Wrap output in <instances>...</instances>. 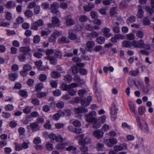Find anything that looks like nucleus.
<instances>
[{"label":"nucleus","instance_id":"5701e85b","mask_svg":"<svg viewBox=\"0 0 154 154\" xmlns=\"http://www.w3.org/2000/svg\"><path fill=\"white\" fill-rule=\"evenodd\" d=\"M19 50L20 52L24 53L31 51V49L29 46L21 47L20 48Z\"/></svg>","mask_w":154,"mask_h":154},{"label":"nucleus","instance_id":"6e6552de","mask_svg":"<svg viewBox=\"0 0 154 154\" xmlns=\"http://www.w3.org/2000/svg\"><path fill=\"white\" fill-rule=\"evenodd\" d=\"M91 139L88 137H82L79 140V143L81 145L87 144L91 142Z\"/></svg>","mask_w":154,"mask_h":154},{"label":"nucleus","instance_id":"5fc2aeb1","mask_svg":"<svg viewBox=\"0 0 154 154\" xmlns=\"http://www.w3.org/2000/svg\"><path fill=\"white\" fill-rule=\"evenodd\" d=\"M57 107L59 109H62L64 106V103L62 101H59L56 103Z\"/></svg>","mask_w":154,"mask_h":154},{"label":"nucleus","instance_id":"dca6fc26","mask_svg":"<svg viewBox=\"0 0 154 154\" xmlns=\"http://www.w3.org/2000/svg\"><path fill=\"white\" fill-rule=\"evenodd\" d=\"M64 116V114L61 110L59 111L57 113L55 114L53 117V119L55 121L58 120L60 117Z\"/></svg>","mask_w":154,"mask_h":154},{"label":"nucleus","instance_id":"603ef678","mask_svg":"<svg viewBox=\"0 0 154 154\" xmlns=\"http://www.w3.org/2000/svg\"><path fill=\"white\" fill-rule=\"evenodd\" d=\"M128 82L129 85L132 86L134 85H136V83L135 81L132 78H129L128 79Z\"/></svg>","mask_w":154,"mask_h":154},{"label":"nucleus","instance_id":"f257e3e1","mask_svg":"<svg viewBox=\"0 0 154 154\" xmlns=\"http://www.w3.org/2000/svg\"><path fill=\"white\" fill-rule=\"evenodd\" d=\"M138 125L144 132L148 133L149 132V128L146 122L143 120H140L139 117H136Z\"/></svg>","mask_w":154,"mask_h":154},{"label":"nucleus","instance_id":"2eb2a0df","mask_svg":"<svg viewBox=\"0 0 154 154\" xmlns=\"http://www.w3.org/2000/svg\"><path fill=\"white\" fill-rule=\"evenodd\" d=\"M104 35L106 37L109 38L112 36V34L110 33V29L107 27L103 28L102 29Z\"/></svg>","mask_w":154,"mask_h":154},{"label":"nucleus","instance_id":"774afa93","mask_svg":"<svg viewBox=\"0 0 154 154\" xmlns=\"http://www.w3.org/2000/svg\"><path fill=\"white\" fill-rule=\"evenodd\" d=\"M2 116L4 118L8 119L11 117V114L8 112H3L2 113Z\"/></svg>","mask_w":154,"mask_h":154},{"label":"nucleus","instance_id":"58836bf2","mask_svg":"<svg viewBox=\"0 0 154 154\" xmlns=\"http://www.w3.org/2000/svg\"><path fill=\"white\" fill-rule=\"evenodd\" d=\"M139 71L138 69L135 70H132L129 72V74L132 76H136L139 73Z\"/></svg>","mask_w":154,"mask_h":154},{"label":"nucleus","instance_id":"c85d7f7f","mask_svg":"<svg viewBox=\"0 0 154 154\" xmlns=\"http://www.w3.org/2000/svg\"><path fill=\"white\" fill-rule=\"evenodd\" d=\"M99 35V33L95 31H93L89 33L88 36L91 38H94L98 36Z\"/></svg>","mask_w":154,"mask_h":154},{"label":"nucleus","instance_id":"ea45409f","mask_svg":"<svg viewBox=\"0 0 154 154\" xmlns=\"http://www.w3.org/2000/svg\"><path fill=\"white\" fill-rule=\"evenodd\" d=\"M88 18L87 16L82 15L79 17V20L81 22H84L87 21Z\"/></svg>","mask_w":154,"mask_h":154},{"label":"nucleus","instance_id":"9d476101","mask_svg":"<svg viewBox=\"0 0 154 154\" xmlns=\"http://www.w3.org/2000/svg\"><path fill=\"white\" fill-rule=\"evenodd\" d=\"M92 98L91 96L88 97L87 99H82L81 100L82 105L84 106H86L89 104V103L92 101Z\"/></svg>","mask_w":154,"mask_h":154},{"label":"nucleus","instance_id":"4be33fe9","mask_svg":"<svg viewBox=\"0 0 154 154\" xmlns=\"http://www.w3.org/2000/svg\"><path fill=\"white\" fill-rule=\"evenodd\" d=\"M68 146V143H59L56 146V148L58 150L64 149L65 147Z\"/></svg>","mask_w":154,"mask_h":154},{"label":"nucleus","instance_id":"8fccbe9b","mask_svg":"<svg viewBox=\"0 0 154 154\" xmlns=\"http://www.w3.org/2000/svg\"><path fill=\"white\" fill-rule=\"evenodd\" d=\"M42 8L45 9H46L49 8V4L48 2H45L42 3L41 5Z\"/></svg>","mask_w":154,"mask_h":154},{"label":"nucleus","instance_id":"052dcab7","mask_svg":"<svg viewBox=\"0 0 154 154\" xmlns=\"http://www.w3.org/2000/svg\"><path fill=\"white\" fill-rule=\"evenodd\" d=\"M12 17V15L11 13L10 12H7L6 13L5 19L8 20H11Z\"/></svg>","mask_w":154,"mask_h":154},{"label":"nucleus","instance_id":"49530a36","mask_svg":"<svg viewBox=\"0 0 154 154\" xmlns=\"http://www.w3.org/2000/svg\"><path fill=\"white\" fill-rule=\"evenodd\" d=\"M33 42L35 44L38 43L40 41V37L38 35H36L33 37Z\"/></svg>","mask_w":154,"mask_h":154},{"label":"nucleus","instance_id":"c756f323","mask_svg":"<svg viewBox=\"0 0 154 154\" xmlns=\"http://www.w3.org/2000/svg\"><path fill=\"white\" fill-rule=\"evenodd\" d=\"M58 41L60 42H62L66 43H68L70 42L68 38L65 36H63L61 37L58 40Z\"/></svg>","mask_w":154,"mask_h":154},{"label":"nucleus","instance_id":"c03bdc74","mask_svg":"<svg viewBox=\"0 0 154 154\" xmlns=\"http://www.w3.org/2000/svg\"><path fill=\"white\" fill-rule=\"evenodd\" d=\"M60 89L63 91H68V85L65 83H63L60 87Z\"/></svg>","mask_w":154,"mask_h":154},{"label":"nucleus","instance_id":"e2e57ef3","mask_svg":"<svg viewBox=\"0 0 154 154\" xmlns=\"http://www.w3.org/2000/svg\"><path fill=\"white\" fill-rule=\"evenodd\" d=\"M5 109L7 111H11L14 109V107L12 105L8 104L5 106Z\"/></svg>","mask_w":154,"mask_h":154},{"label":"nucleus","instance_id":"e433bc0d","mask_svg":"<svg viewBox=\"0 0 154 154\" xmlns=\"http://www.w3.org/2000/svg\"><path fill=\"white\" fill-rule=\"evenodd\" d=\"M70 122L71 123L73 124L75 127H79L81 125V122L78 120H76L73 122V120H70Z\"/></svg>","mask_w":154,"mask_h":154},{"label":"nucleus","instance_id":"f03ea898","mask_svg":"<svg viewBox=\"0 0 154 154\" xmlns=\"http://www.w3.org/2000/svg\"><path fill=\"white\" fill-rule=\"evenodd\" d=\"M97 115V113L95 111H92L89 114H86L85 116V119L86 121L89 122H97V119L94 117Z\"/></svg>","mask_w":154,"mask_h":154},{"label":"nucleus","instance_id":"a19ab883","mask_svg":"<svg viewBox=\"0 0 154 154\" xmlns=\"http://www.w3.org/2000/svg\"><path fill=\"white\" fill-rule=\"evenodd\" d=\"M19 94L24 98H26L28 96L27 92L24 90H21L19 92Z\"/></svg>","mask_w":154,"mask_h":154},{"label":"nucleus","instance_id":"f704fd0d","mask_svg":"<svg viewBox=\"0 0 154 154\" xmlns=\"http://www.w3.org/2000/svg\"><path fill=\"white\" fill-rule=\"evenodd\" d=\"M19 60L21 62H25L26 59L25 54H22L18 56Z\"/></svg>","mask_w":154,"mask_h":154},{"label":"nucleus","instance_id":"4c0bfd02","mask_svg":"<svg viewBox=\"0 0 154 154\" xmlns=\"http://www.w3.org/2000/svg\"><path fill=\"white\" fill-rule=\"evenodd\" d=\"M32 108L31 106H27L23 109V112L25 114H28L31 112Z\"/></svg>","mask_w":154,"mask_h":154},{"label":"nucleus","instance_id":"f8f14e48","mask_svg":"<svg viewBox=\"0 0 154 154\" xmlns=\"http://www.w3.org/2000/svg\"><path fill=\"white\" fill-rule=\"evenodd\" d=\"M75 114H79L82 113H86L88 111V109L86 108H83L79 106L77 108L75 109Z\"/></svg>","mask_w":154,"mask_h":154},{"label":"nucleus","instance_id":"37998d69","mask_svg":"<svg viewBox=\"0 0 154 154\" xmlns=\"http://www.w3.org/2000/svg\"><path fill=\"white\" fill-rule=\"evenodd\" d=\"M47 79V76L45 74H41L39 76V79L41 82H45Z\"/></svg>","mask_w":154,"mask_h":154},{"label":"nucleus","instance_id":"a211bd4d","mask_svg":"<svg viewBox=\"0 0 154 154\" xmlns=\"http://www.w3.org/2000/svg\"><path fill=\"white\" fill-rule=\"evenodd\" d=\"M51 22L54 26H59L60 25V21L58 18L56 17L52 18Z\"/></svg>","mask_w":154,"mask_h":154},{"label":"nucleus","instance_id":"338daca9","mask_svg":"<svg viewBox=\"0 0 154 154\" xmlns=\"http://www.w3.org/2000/svg\"><path fill=\"white\" fill-rule=\"evenodd\" d=\"M146 11L150 14H152L153 12H154V10L152 8H151L149 6H146L145 7Z\"/></svg>","mask_w":154,"mask_h":154},{"label":"nucleus","instance_id":"4468645a","mask_svg":"<svg viewBox=\"0 0 154 154\" xmlns=\"http://www.w3.org/2000/svg\"><path fill=\"white\" fill-rule=\"evenodd\" d=\"M95 45L94 42L92 41H88L86 44V49L88 51H91L92 48Z\"/></svg>","mask_w":154,"mask_h":154},{"label":"nucleus","instance_id":"13d9d810","mask_svg":"<svg viewBox=\"0 0 154 154\" xmlns=\"http://www.w3.org/2000/svg\"><path fill=\"white\" fill-rule=\"evenodd\" d=\"M90 15L92 18L95 19L97 18L98 15L97 12L92 11L90 12Z\"/></svg>","mask_w":154,"mask_h":154},{"label":"nucleus","instance_id":"864d4df0","mask_svg":"<svg viewBox=\"0 0 154 154\" xmlns=\"http://www.w3.org/2000/svg\"><path fill=\"white\" fill-rule=\"evenodd\" d=\"M126 38L129 40H133L135 39V36L133 34L131 33L126 35Z\"/></svg>","mask_w":154,"mask_h":154},{"label":"nucleus","instance_id":"bb28decb","mask_svg":"<svg viewBox=\"0 0 154 154\" xmlns=\"http://www.w3.org/2000/svg\"><path fill=\"white\" fill-rule=\"evenodd\" d=\"M76 150V148L72 145H70L66 147V150L69 152H71L72 153H75Z\"/></svg>","mask_w":154,"mask_h":154},{"label":"nucleus","instance_id":"20e7f679","mask_svg":"<svg viewBox=\"0 0 154 154\" xmlns=\"http://www.w3.org/2000/svg\"><path fill=\"white\" fill-rule=\"evenodd\" d=\"M44 23L42 20H38L32 24L31 29L34 30H37L38 29V27L43 26Z\"/></svg>","mask_w":154,"mask_h":154},{"label":"nucleus","instance_id":"4d7b16f0","mask_svg":"<svg viewBox=\"0 0 154 154\" xmlns=\"http://www.w3.org/2000/svg\"><path fill=\"white\" fill-rule=\"evenodd\" d=\"M50 84L52 88H56L57 86V83L54 80H51L50 81Z\"/></svg>","mask_w":154,"mask_h":154},{"label":"nucleus","instance_id":"f3484780","mask_svg":"<svg viewBox=\"0 0 154 154\" xmlns=\"http://www.w3.org/2000/svg\"><path fill=\"white\" fill-rule=\"evenodd\" d=\"M45 59L48 60H49L50 63L53 65H55L57 63V60L54 57L48 56L45 57Z\"/></svg>","mask_w":154,"mask_h":154},{"label":"nucleus","instance_id":"7c9ffc66","mask_svg":"<svg viewBox=\"0 0 154 154\" xmlns=\"http://www.w3.org/2000/svg\"><path fill=\"white\" fill-rule=\"evenodd\" d=\"M143 11L140 7H139L138 8V10L137 14V16L138 17L141 18L143 17Z\"/></svg>","mask_w":154,"mask_h":154},{"label":"nucleus","instance_id":"2f4dec72","mask_svg":"<svg viewBox=\"0 0 154 154\" xmlns=\"http://www.w3.org/2000/svg\"><path fill=\"white\" fill-rule=\"evenodd\" d=\"M146 110L145 107L143 106H140L138 108V112L140 115H143Z\"/></svg>","mask_w":154,"mask_h":154},{"label":"nucleus","instance_id":"aec40b11","mask_svg":"<svg viewBox=\"0 0 154 154\" xmlns=\"http://www.w3.org/2000/svg\"><path fill=\"white\" fill-rule=\"evenodd\" d=\"M95 7V5L94 4L89 3L88 6L83 7L84 10L85 11H91L93 8Z\"/></svg>","mask_w":154,"mask_h":154},{"label":"nucleus","instance_id":"0e129e2a","mask_svg":"<svg viewBox=\"0 0 154 154\" xmlns=\"http://www.w3.org/2000/svg\"><path fill=\"white\" fill-rule=\"evenodd\" d=\"M29 141L23 142L21 146L23 148L26 149L28 148L29 146Z\"/></svg>","mask_w":154,"mask_h":154},{"label":"nucleus","instance_id":"7ed1b4c3","mask_svg":"<svg viewBox=\"0 0 154 154\" xmlns=\"http://www.w3.org/2000/svg\"><path fill=\"white\" fill-rule=\"evenodd\" d=\"M118 109L115 104H113L111 109V120L114 121L116 120L117 116V111Z\"/></svg>","mask_w":154,"mask_h":154},{"label":"nucleus","instance_id":"39448f33","mask_svg":"<svg viewBox=\"0 0 154 154\" xmlns=\"http://www.w3.org/2000/svg\"><path fill=\"white\" fill-rule=\"evenodd\" d=\"M59 4L56 2H54L51 5V12L54 14H57V15L59 17L60 15V13L57 10V8H58Z\"/></svg>","mask_w":154,"mask_h":154},{"label":"nucleus","instance_id":"a18cd8bd","mask_svg":"<svg viewBox=\"0 0 154 154\" xmlns=\"http://www.w3.org/2000/svg\"><path fill=\"white\" fill-rule=\"evenodd\" d=\"M72 79V77L69 75H66L64 77V81L68 83L71 82Z\"/></svg>","mask_w":154,"mask_h":154},{"label":"nucleus","instance_id":"473e14b6","mask_svg":"<svg viewBox=\"0 0 154 154\" xmlns=\"http://www.w3.org/2000/svg\"><path fill=\"white\" fill-rule=\"evenodd\" d=\"M105 40L103 37L100 36L97 38L96 41L99 44H103L104 43Z\"/></svg>","mask_w":154,"mask_h":154},{"label":"nucleus","instance_id":"bf43d9fd","mask_svg":"<svg viewBox=\"0 0 154 154\" xmlns=\"http://www.w3.org/2000/svg\"><path fill=\"white\" fill-rule=\"evenodd\" d=\"M129 105L131 111L132 112L135 113V110L134 104L132 103H131L129 104Z\"/></svg>","mask_w":154,"mask_h":154},{"label":"nucleus","instance_id":"de8ad7c7","mask_svg":"<svg viewBox=\"0 0 154 154\" xmlns=\"http://www.w3.org/2000/svg\"><path fill=\"white\" fill-rule=\"evenodd\" d=\"M41 11L40 7L39 6L36 5L34 9V14H39Z\"/></svg>","mask_w":154,"mask_h":154},{"label":"nucleus","instance_id":"1a4fd4ad","mask_svg":"<svg viewBox=\"0 0 154 154\" xmlns=\"http://www.w3.org/2000/svg\"><path fill=\"white\" fill-rule=\"evenodd\" d=\"M29 126L33 132L38 131L40 130V127L38 124L36 122L31 123L30 124Z\"/></svg>","mask_w":154,"mask_h":154},{"label":"nucleus","instance_id":"72a5a7b5","mask_svg":"<svg viewBox=\"0 0 154 154\" xmlns=\"http://www.w3.org/2000/svg\"><path fill=\"white\" fill-rule=\"evenodd\" d=\"M68 37L71 40H74L77 38V35L69 31V32Z\"/></svg>","mask_w":154,"mask_h":154},{"label":"nucleus","instance_id":"ddd939ff","mask_svg":"<svg viewBox=\"0 0 154 154\" xmlns=\"http://www.w3.org/2000/svg\"><path fill=\"white\" fill-rule=\"evenodd\" d=\"M26 132L25 129L23 127H20L18 129V132L20 139H22L25 138V134Z\"/></svg>","mask_w":154,"mask_h":154},{"label":"nucleus","instance_id":"b1692460","mask_svg":"<svg viewBox=\"0 0 154 154\" xmlns=\"http://www.w3.org/2000/svg\"><path fill=\"white\" fill-rule=\"evenodd\" d=\"M104 145L103 143H98L96 145V149L97 151H103L104 150Z\"/></svg>","mask_w":154,"mask_h":154},{"label":"nucleus","instance_id":"3c124183","mask_svg":"<svg viewBox=\"0 0 154 154\" xmlns=\"http://www.w3.org/2000/svg\"><path fill=\"white\" fill-rule=\"evenodd\" d=\"M66 23L67 26H71L75 23V22L72 19L69 18L66 20Z\"/></svg>","mask_w":154,"mask_h":154},{"label":"nucleus","instance_id":"0eeeda50","mask_svg":"<svg viewBox=\"0 0 154 154\" xmlns=\"http://www.w3.org/2000/svg\"><path fill=\"white\" fill-rule=\"evenodd\" d=\"M104 142L108 146L112 147L113 145L116 144L118 142L116 139L113 138H110L109 139H105Z\"/></svg>","mask_w":154,"mask_h":154},{"label":"nucleus","instance_id":"412c9836","mask_svg":"<svg viewBox=\"0 0 154 154\" xmlns=\"http://www.w3.org/2000/svg\"><path fill=\"white\" fill-rule=\"evenodd\" d=\"M16 4L14 2L10 1L7 2L5 5V7L8 9H11L12 8L15 7Z\"/></svg>","mask_w":154,"mask_h":154},{"label":"nucleus","instance_id":"6ab92c4d","mask_svg":"<svg viewBox=\"0 0 154 154\" xmlns=\"http://www.w3.org/2000/svg\"><path fill=\"white\" fill-rule=\"evenodd\" d=\"M122 46L124 47L131 48L133 46L132 42H131L128 41H124L122 42Z\"/></svg>","mask_w":154,"mask_h":154},{"label":"nucleus","instance_id":"09e8293b","mask_svg":"<svg viewBox=\"0 0 154 154\" xmlns=\"http://www.w3.org/2000/svg\"><path fill=\"white\" fill-rule=\"evenodd\" d=\"M117 8L113 7L111 8L110 11V15L111 16L113 17L116 15V13Z\"/></svg>","mask_w":154,"mask_h":154},{"label":"nucleus","instance_id":"6e6d98bb","mask_svg":"<svg viewBox=\"0 0 154 154\" xmlns=\"http://www.w3.org/2000/svg\"><path fill=\"white\" fill-rule=\"evenodd\" d=\"M32 69L31 66L29 64H26L24 65L23 69L25 71H29Z\"/></svg>","mask_w":154,"mask_h":154},{"label":"nucleus","instance_id":"9b49d317","mask_svg":"<svg viewBox=\"0 0 154 154\" xmlns=\"http://www.w3.org/2000/svg\"><path fill=\"white\" fill-rule=\"evenodd\" d=\"M103 134V133L101 130H97L93 132L94 135L98 139L102 138Z\"/></svg>","mask_w":154,"mask_h":154},{"label":"nucleus","instance_id":"69168bd1","mask_svg":"<svg viewBox=\"0 0 154 154\" xmlns=\"http://www.w3.org/2000/svg\"><path fill=\"white\" fill-rule=\"evenodd\" d=\"M113 148L114 150L116 152H119L122 150V147L120 145L115 146Z\"/></svg>","mask_w":154,"mask_h":154},{"label":"nucleus","instance_id":"a878e982","mask_svg":"<svg viewBox=\"0 0 154 154\" xmlns=\"http://www.w3.org/2000/svg\"><path fill=\"white\" fill-rule=\"evenodd\" d=\"M8 76L10 80L12 81H14L18 77L17 74L15 73H10Z\"/></svg>","mask_w":154,"mask_h":154},{"label":"nucleus","instance_id":"c9c22d12","mask_svg":"<svg viewBox=\"0 0 154 154\" xmlns=\"http://www.w3.org/2000/svg\"><path fill=\"white\" fill-rule=\"evenodd\" d=\"M68 94L69 95L73 96L76 94L77 92V90L75 89H70L68 90Z\"/></svg>","mask_w":154,"mask_h":154},{"label":"nucleus","instance_id":"cd10ccee","mask_svg":"<svg viewBox=\"0 0 154 154\" xmlns=\"http://www.w3.org/2000/svg\"><path fill=\"white\" fill-rule=\"evenodd\" d=\"M51 75L52 77L54 79L58 78L61 76V75L59 72L56 71L52 72Z\"/></svg>","mask_w":154,"mask_h":154},{"label":"nucleus","instance_id":"79ce46f5","mask_svg":"<svg viewBox=\"0 0 154 154\" xmlns=\"http://www.w3.org/2000/svg\"><path fill=\"white\" fill-rule=\"evenodd\" d=\"M56 38L55 36H54L53 34L48 38L49 42H50L54 43L56 42Z\"/></svg>","mask_w":154,"mask_h":154},{"label":"nucleus","instance_id":"393cba45","mask_svg":"<svg viewBox=\"0 0 154 154\" xmlns=\"http://www.w3.org/2000/svg\"><path fill=\"white\" fill-rule=\"evenodd\" d=\"M24 14L25 16L28 18L31 17L33 15V13L32 11L29 9L25 10Z\"/></svg>","mask_w":154,"mask_h":154},{"label":"nucleus","instance_id":"423d86ee","mask_svg":"<svg viewBox=\"0 0 154 154\" xmlns=\"http://www.w3.org/2000/svg\"><path fill=\"white\" fill-rule=\"evenodd\" d=\"M133 46L134 48H138L140 49L144 48L145 44L143 40L138 41L134 40L132 41Z\"/></svg>","mask_w":154,"mask_h":154},{"label":"nucleus","instance_id":"680f3d73","mask_svg":"<svg viewBox=\"0 0 154 154\" xmlns=\"http://www.w3.org/2000/svg\"><path fill=\"white\" fill-rule=\"evenodd\" d=\"M64 124L63 123L59 122L55 124V127L57 129H60L63 127Z\"/></svg>","mask_w":154,"mask_h":154}]
</instances>
